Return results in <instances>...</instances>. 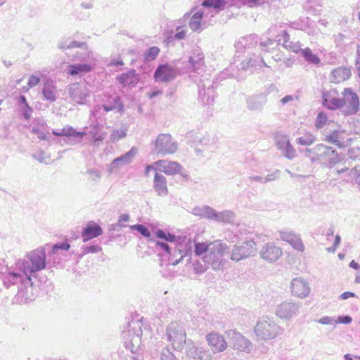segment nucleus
<instances>
[{
  "label": "nucleus",
  "mask_w": 360,
  "mask_h": 360,
  "mask_svg": "<svg viewBox=\"0 0 360 360\" xmlns=\"http://www.w3.org/2000/svg\"><path fill=\"white\" fill-rule=\"evenodd\" d=\"M156 236L159 239L174 245L173 253L169 258L173 266L179 264L185 257H188V261L192 262L193 241L191 238L175 236L162 229L156 231Z\"/></svg>",
  "instance_id": "obj_1"
},
{
  "label": "nucleus",
  "mask_w": 360,
  "mask_h": 360,
  "mask_svg": "<svg viewBox=\"0 0 360 360\" xmlns=\"http://www.w3.org/2000/svg\"><path fill=\"white\" fill-rule=\"evenodd\" d=\"M17 269L25 276L28 282L35 273L44 269L46 266V257L44 248L41 247L27 252L23 259L15 263Z\"/></svg>",
  "instance_id": "obj_2"
},
{
  "label": "nucleus",
  "mask_w": 360,
  "mask_h": 360,
  "mask_svg": "<svg viewBox=\"0 0 360 360\" xmlns=\"http://www.w3.org/2000/svg\"><path fill=\"white\" fill-rule=\"evenodd\" d=\"M283 333V328L269 316L258 319L253 329L255 341L262 344L275 340Z\"/></svg>",
  "instance_id": "obj_3"
},
{
  "label": "nucleus",
  "mask_w": 360,
  "mask_h": 360,
  "mask_svg": "<svg viewBox=\"0 0 360 360\" xmlns=\"http://www.w3.org/2000/svg\"><path fill=\"white\" fill-rule=\"evenodd\" d=\"M311 154V161H318L328 167H333L340 160L337 150L323 144H318L313 148L306 149Z\"/></svg>",
  "instance_id": "obj_4"
},
{
  "label": "nucleus",
  "mask_w": 360,
  "mask_h": 360,
  "mask_svg": "<svg viewBox=\"0 0 360 360\" xmlns=\"http://www.w3.org/2000/svg\"><path fill=\"white\" fill-rule=\"evenodd\" d=\"M142 327L141 320H134L129 323L128 330L123 332L125 347L133 354L138 352L141 345Z\"/></svg>",
  "instance_id": "obj_5"
},
{
  "label": "nucleus",
  "mask_w": 360,
  "mask_h": 360,
  "mask_svg": "<svg viewBox=\"0 0 360 360\" xmlns=\"http://www.w3.org/2000/svg\"><path fill=\"white\" fill-rule=\"evenodd\" d=\"M226 250V244L220 241L210 243L208 252L203 256L204 262L207 263L214 271L223 269L226 262V260L223 259V255Z\"/></svg>",
  "instance_id": "obj_6"
},
{
  "label": "nucleus",
  "mask_w": 360,
  "mask_h": 360,
  "mask_svg": "<svg viewBox=\"0 0 360 360\" xmlns=\"http://www.w3.org/2000/svg\"><path fill=\"white\" fill-rule=\"evenodd\" d=\"M154 153L161 155L174 154L178 149V144L169 134H159L153 143Z\"/></svg>",
  "instance_id": "obj_7"
},
{
  "label": "nucleus",
  "mask_w": 360,
  "mask_h": 360,
  "mask_svg": "<svg viewBox=\"0 0 360 360\" xmlns=\"http://www.w3.org/2000/svg\"><path fill=\"white\" fill-rule=\"evenodd\" d=\"M167 338L176 349H181L186 342L185 330L177 322H173L169 325L167 329Z\"/></svg>",
  "instance_id": "obj_8"
},
{
  "label": "nucleus",
  "mask_w": 360,
  "mask_h": 360,
  "mask_svg": "<svg viewBox=\"0 0 360 360\" xmlns=\"http://www.w3.org/2000/svg\"><path fill=\"white\" fill-rule=\"evenodd\" d=\"M229 345L235 350L250 353L252 349L251 341L234 330L226 332Z\"/></svg>",
  "instance_id": "obj_9"
},
{
  "label": "nucleus",
  "mask_w": 360,
  "mask_h": 360,
  "mask_svg": "<svg viewBox=\"0 0 360 360\" xmlns=\"http://www.w3.org/2000/svg\"><path fill=\"white\" fill-rule=\"evenodd\" d=\"M255 249L256 244L253 240L245 241L233 247L231 252L230 259L235 262L244 259L251 256L255 251Z\"/></svg>",
  "instance_id": "obj_10"
},
{
  "label": "nucleus",
  "mask_w": 360,
  "mask_h": 360,
  "mask_svg": "<svg viewBox=\"0 0 360 360\" xmlns=\"http://www.w3.org/2000/svg\"><path fill=\"white\" fill-rule=\"evenodd\" d=\"M300 308V303L285 301L277 306L276 315L281 319L289 320L299 314Z\"/></svg>",
  "instance_id": "obj_11"
},
{
  "label": "nucleus",
  "mask_w": 360,
  "mask_h": 360,
  "mask_svg": "<svg viewBox=\"0 0 360 360\" xmlns=\"http://www.w3.org/2000/svg\"><path fill=\"white\" fill-rule=\"evenodd\" d=\"M291 294L298 298H305L309 296L311 288L309 283L302 277L294 278L290 282Z\"/></svg>",
  "instance_id": "obj_12"
},
{
  "label": "nucleus",
  "mask_w": 360,
  "mask_h": 360,
  "mask_svg": "<svg viewBox=\"0 0 360 360\" xmlns=\"http://www.w3.org/2000/svg\"><path fill=\"white\" fill-rule=\"evenodd\" d=\"M176 76L177 70L168 64L160 65L154 72L155 81L163 83L174 80Z\"/></svg>",
  "instance_id": "obj_13"
},
{
  "label": "nucleus",
  "mask_w": 360,
  "mask_h": 360,
  "mask_svg": "<svg viewBox=\"0 0 360 360\" xmlns=\"http://www.w3.org/2000/svg\"><path fill=\"white\" fill-rule=\"evenodd\" d=\"M261 257L268 262L277 261L283 255L281 248L273 243H267L262 246L259 251Z\"/></svg>",
  "instance_id": "obj_14"
},
{
  "label": "nucleus",
  "mask_w": 360,
  "mask_h": 360,
  "mask_svg": "<svg viewBox=\"0 0 360 360\" xmlns=\"http://www.w3.org/2000/svg\"><path fill=\"white\" fill-rule=\"evenodd\" d=\"M344 106H347V114H355L359 108V101L358 96L352 91L351 89L346 88L342 93Z\"/></svg>",
  "instance_id": "obj_15"
},
{
  "label": "nucleus",
  "mask_w": 360,
  "mask_h": 360,
  "mask_svg": "<svg viewBox=\"0 0 360 360\" xmlns=\"http://www.w3.org/2000/svg\"><path fill=\"white\" fill-rule=\"evenodd\" d=\"M154 164L158 167L159 171L167 175L182 174L183 167L178 162L160 160L156 161Z\"/></svg>",
  "instance_id": "obj_16"
},
{
  "label": "nucleus",
  "mask_w": 360,
  "mask_h": 360,
  "mask_svg": "<svg viewBox=\"0 0 360 360\" xmlns=\"http://www.w3.org/2000/svg\"><path fill=\"white\" fill-rule=\"evenodd\" d=\"M68 94L74 101L79 104H82L89 96V91L86 86L78 83H74L69 86Z\"/></svg>",
  "instance_id": "obj_17"
},
{
  "label": "nucleus",
  "mask_w": 360,
  "mask_h": 360,
  "mask_svg": "<svg viewBox=\"0 0 360 360\" xmlns=\"http://www.w3.org/2000/svg\"><path fill=\"white\" fill-rule=\"evenodd\" d=\"M186 354L194 360H211L212 355L209 350L193 343L188 345Z\"/></svg>",
  "instance_id": "obj_18"
},
{
  "label": "nucleus",
  "mask_w": 360,
  "mask_h": 360,
  "mask_svg": "<svg viewBox=\"0 0 360 360\" xmlns=\"http://www.w3.org/2000/svg\"><path fill=\"white\" fill-rule=\"evenodd\" d=\"M206 340L213 352H221L227 347L224 338L217 333H211L206 336Z\"/></svg>",
  "instance_id": "obj_19"
},
{
  "label": "nucleus",
  "mask_w": 360,
  "mask_h": 360,
  "mask_svg": "<svg viewBox=\"0 0 360 360\" xmlns=\"http://www.w3.org/2000/svg\"><path fill=\"white\" fill-rule=\"evenodd\" d=\"M279 237L284 241L289 243L295 250L303 252L304 245L300 238L292 231L282 230L278 231Z\"/></svg>",
  "instance_id": "obj_20"
},
{
  "label": "nucleus",
  "mask_w": 360,
  "mask_h": 360,
  "mask_svg": "<svg viewBox=\"0 0 360 360\" xmlns=\"http://www.w3.org/2000/svg\"><path fill=\"white\" fill-rule=\"evenodd\" d=\"M266 102V95L264 94L252 95L246 99L247 108L251 111H261Z\"/></svg>",
  "instance_id": "obj_21"
},
{
  "label": "nucleus",
  "mask_w": 360,
  "mask_h": 360,
  "mask_svg": "<svg viewBox=\"0 0 360 360\" xmlns=\"http://www.w3.org/2000/svg\"><path fill=\"white\" fill-rule=\"evenodd\" d=\"M86 134V132L77 131L72 127L70 126L63 127L60 131V136H66L68 141L71 142L72 144L81 143Z\"/></svg>",
  "instance_id": "obj_22"
},
{
  "label": "nucleus",
  "mask_w": 360,
  "mask_h": 360,
  "mask_svg": "<svg viewBox=\"0 0 360 360\" xmlns=\"http://www.w3.org/2000/svg\"><path fill=\"white\" fill-rule=\"evenodd\" d=\"M102 233L103 229L101 227L94 221H90L82 230V236L83 242H87L92 238L102 235Z\"/></svg>",
  "instance_id": "obj_23"
},
{
  "label": "nucleus",
  "mask_w": 360,
  "mask_h": 360,
  "mask_svg": "<svg viewBox=\"0 0 360 360\" xmlns=\"http://www.w3.org/2000/svg\"><path fill=\"white\" fill-rule=\"evenodd\" d=\"M138 150L135 147H132L129 151L126 153L124 155H121L112 160L110 165V169L113 170L117 168H120L124 165L129 164L134 156L136 155Z\"/></svg>",
  "instance_id": "obj_24"
},
{
  "label": "nucleus",
  "mask_w": 360,
  "mask_h": 360,
  "mask_svg": "<svg viewBox=\"0 0 360 360\" xmlns=\"http://www.w3.org/2000/svg\"><path fill=\"white\" fill-rule=\"evenodd\" d=\"M44 100L53 103L56 101L58 96L57 86L53 80H46L42 88Z\"/></svg>",
  "instance_id": "obj_25"
},
{
  "label": "nucleus",
  "mask_w": 360,
  "mask_h": 360,
  "mask_svg": "<svg viewBox=\"0 0 360 360\" xmlns=\"http://www.w3.org/2000/svg\"><path fill=\"white\" fill-rule=\"evenodd\" d=\"M153 188L159 196H165L168 193L166 177L158 172H155L153 179Z\"/></svg>",
  "instance_id": "obj_26"
},
{
  "label": "nucleus",
  "mask_w": 360,
  "mask_h": 360,
  "mask_svg": "<svg viewBox=\"0 0 360 360\" xmlns=\"http://www.w3.org/2000/svg\"><path fill=\"white\" fill-rule=\"evenodd\" d=\"M351 76V70L347 67H339L334 69L330 75V80L333 83H340L349 79Z\"/></svg>",
  "instance_id": "obj_27"
},
{
  "label": "nucleus",
  "mask_w": 360,
  "mask_h": 360,
  "mask_svg": "<svg viewBox=\"0 0 360 360\" xmlns=\"http://www.w3.org/2000/svg\"><path fill=\"white\" fill-rule=\"evenodd\" d=\"M116 79L118 83L123 86L129 85L135 86L139 80V76L135 70H130L126 73L122 74L117 76Z\"/></svg>",
  "instance_id": "obj_28"
},
{
  "label": "nucleus",
  "mask_w": 360,
  "mask_h": 360,
  "mask_svg": "<svg viewBox=\"0 0 360 360\" xmlns=\"http://www.w3.org/2000/svg\"><path fill=\"white\" fill-rule=\"evenodd\" d=\"M93 69L90 64L77 63L68 66V73L72 76L82 75L90 72Z\"/></svg>",
  "instance_id": "obj_29"
},
{
  "label": "nucleus",
  "mask_w": 360,
  "mask_h": 360,
  "mask_svg": "<svg viewBox=\"0 0 360 360\" xmlns=\"http://www.w3.org/2000/svg\"><path fill=\"white\" fill-rule=\"evenodd\" d=\"M75 57L76 60H81L84 64L91 65V68H94L97 60L96 55L93 51L89 50L88 46L86 47V50H84L83 53L77 52Z\"/></svg>",
  "instance_id": "obj_30"
},
{
  "label": "nucleus",
  "mask_w": 360,
  "mask_h": 360,
  "mask_svg": "<svg viewBox=\"0 0 360 360\" xmlns=\"http://www.w3.org/2000/svg\"><path fill=\"white\" fill-rule=\"evenodd\" d=\"M236 215L231 210H223L221 212H217L214 210V217L212 221L217 222H223L232 224L235 220Z\"/></svg>",
  "instance_id": "obj_31"
},
{
  "label": "nucleus",
  "mask_w": 360,
  "mask_h": 360,
  "mask_svg": "<svg viewBox=\"0 0 360 360\" xmlns=\"http://www.w3.org/2000/svg\"><path fill=\"white\" fill-rule=\"evenodd\" d=\"M28 281L25 279V276L15 271H8L4 278V285L6 288H9L11 285H17L18 283Z\"/></svg>",
  "instance_id": "obj_32"
},
{
  "label": "nucleus",
  "mask_w": 360,
  "mask_h": 360,
  "mask_svg": "<svg viewBox=\"0 0 360 360\" xmlns=\"http://www.w3.org/2000/svg\"><path fill=\"white\" fill-rule=\"evenodd\" d=\"M103 108L105 112L114 110H118V111L122 112L124 108V105L122 104L120 96H115L110 97L108 102L103 105Z\"/></svg>",
  "instance_id": "obj_33"
},
{
  "label": "nucleus",
  "mask_w": 360,
  "mask_h": 360,
  "mask_svg": "<svg viewBox=\"0 0 360 360\" xmlns=\"http://www.w3.org/2000/svg\"><path fill=\"white\" fill-rule=\"evenodd\" d=\"M214 209L208 206L203 205L201 207H195L192 210V214L200 217L201 218H205L207 219L212 220L214 217Z\"/></svg>",
  "instance_id": "obj_34"
},
{
  "label": "nucleus",
  "mask_w": 360,
  "mask_h": 360,
  "mask_svg": "<svg viewBox=\"0 0 360 360\" xmlns=\"http://www.w3.org/2000/svg\"><path fill=\"white\" fill-rule=\"evenodd\" d=\"M204 56L202 53H198L195 56H191L189 58L190 68L194 72L200 73L203 70L204 67Z\"/></svg>",
  "instance_id": "obj_35"
},
{
  "label": "nucleus",
  "mask_w": 360,
  "mask_h": 360,
  "mask_svg": "<svg viewBox=\"0 0 360 360\" xmlns=\"http://www.w3.org/2000/svg\"><path fill=\"white\" fill-rule=\"evenodd\" d=\"M323 105L330 110H335L344 106L342 98L332 97L329 94H323Z\"/></svg>",
  "instance_id": "obj_36"
},
{
  "label": "nucleus",
  "mask_w": 360,
  "mask_h": 360,
  "mask_svg": "<svg viewBox=\"0 0 360 360\" xmlns=\"http://www.w3.org/2000/svg\"><path fill=\"white\" fill-rule=\"evenodd\" d=\"M203 17V12L202 11H198L195 12L189 20V27L196 32H200L202 30L201 26V21Z\"/></svg>",
  "instance_id": "obj_37"
},
{
  "label": "nucleus",
  "mask_w": 360,
  "mask_h": 360,
  "mask_svg": "<svg viewBox=\"0 0 360 360\" xmlns=\"http://www.w3.org/2000/svg\"><path fill=\"white\" fill-rule=\"evenodd\" d=\"M260 63H262L265 67H269L259 55L255 54H253L246 60H243L241 63V65L243 70H246L250 68L254 67Z\"/></svg>",
  "instance_id": "obj_38"
},
{
  "label": "nucleus",
  "mask_w": 360,
  "mask_h": 360,
  "mask_svg": "<svg viewBox=\"0 0 360 360\" xmlns=\"http://www.w3.org/2000/svg\"><path fill=\"white\" fill-rule=\"evenodd\" d=\"M176 30V33L167 37L166 39L167 43H174L176 40L179 41L186 37L188 32L186 26H177Z\"/></svg>",
  "instance_id": "obj_39"
},
{
  "label": "nucleus",
  "mask_w": 360,
  "mask_h": 360,
  "mask_svg": "<svg viewBox=\"0 0 360 360\" xmlns=\"http://www.w3.org/2000/svg\"><path fill=\"white\" fill-rule=\"evenodd\" d=\"M283 46H285V48H286L289 50H291L292 51H293L295 53H301V51L303 50L304 49H301L300 44L299 42H294V41H290V36L286 32H283Z\"/></svg>",
  "instance_id": "obj_40"
},
{
  "label": "nucleus",
  "mask_w": 360,
  "mask_h": 360,
  "mask_svg": "<svg viewBox=\"0 0 360 360\" xmlns=\"http://www.w3.org/2000/svg\"><path fill=\"white\" fill-rule=\"evenodd\" d=\"M18 103L22 111V116L25 119L28 120L31 117L32 113L33 112L32 108L27 103L25 96H20L19 97Z\"/></svg>",
  "instance_id": "obj_41"
},
{
  "label": "nucleus",
  "mask_w": 360,
  "mask_h": 360,
  "mask_svg": "<svg viewBox=\"0 0 360 360\" xmlns=\"http://www.w3.org/2000/svg\"><path fill=\"white\" fill-rule=\"evenodd\" d=\"M210 243H195L193 242V248H194L193 250V255L195 256H202L206 255L210 249Z\"/></svg>",
  "instance_id": "obj_42"
},
{
  "label": "nucleus",
  "mask_w": 360,
  "mask_h": 360,
  "mask_svg": "<svg viewBox=\"0 0 360 360\" xmlns=\"http://www.w3.org/2000/svg\"><path fill=\"white\" fill-rule=\"evenodd\" d=\"M301 55L309 63L318 65L321 63L320 58L316 55L314 54L309 48L302 50Z\"/></svg>",
  "instance_id": "obj_43"
},
{
  "label": "nucleus",
  "mask_w": 360,
  "mask_h": 360,
  "mask_svg": "<svg viewBox=\"0 0 360 360\" xmlns=\"http://www.w3.org/2000/svg\"><path fill=\"white\" fill-rule=\"evenodd\" d=\"M316 140V136L311 132H306L302 136L297 139L296 142L297 144L309 146L312 145Z\"/></svg>",
  "instance_id": "obj_44"
},
{
  "label": "nucleus",
  "mask_w": 360,
  "mask_h": 360,
  "mask_svg": "<svg viewBox=\"0 0 360 360\" xmlns=\"http://www.w3.org/2000/svg\"><path fill=\"white\" fill-rule=\"evenodd\" d=\"M305 11L311 15H318L321 12V6L319 2L314 0H309L304 6Z\"/></svg>",
  "instance_id": "obj_45"
},
{
  "label": "nucleus",
  "mask_w": 360,
  "mask_h": 360,
  "mask_svg": "<svg viewBox=\"0 0 360 360\" xmlns=\"http://www.w3.org/2000/svg\"><path fill=\"white\" fill-rule=\"evenodd\" d=\"M86 47L87 44L86 42H80L77 41H72L69 44H67L66 41H61L58 44V48L60 49L80 48L82 50H86Z\"/></svg>",
  "instance_id": "obj_46"
},
{
  "label": "nucleus",
  "mask_w": 360,
  "mask_h": 360,
  "mask_svg": "<svg viewBox=\"0 0 360 360\" xmlns=\"http://www.w3.org/2000/svg\"><path fill=\"white\" fill-rule=\"evenodd\" d=\"M160 53V49L157 46H152L148 49L143 54L144 61H152L155 60Z\"/></svg>",
  "instance_id": "obj_47"
},
{
  "label": "nucleus",
  "mask_w": 360,
  "mask_h": 360,
  "mask_svg": "<svg viewBox=\"0 0 360 360\" xmlns=\"http://www.w3.org/2000/svg\"><path fill=\"white\" fill-rule=\"evenodd\" d=\"M341 133L338 131H333L330 134L326 136V141L341 148L342 143L340 142Z\"/></svg>",
  "instance_id": "obj_48"
},
{
  "label": "nucleus",
  "mask_w": 360,
  "mask_h": 360,
  "mask_svg": "<svg viewBox=\"0 0 360 360\" xmlns=\"http://www.w3.org/2000/svg\"><path fill=\"white\" fill-rule=\"evenodd\" d=\"M226 2L225 0H205L202 6L207 8H214L222 9L225 7Z\"/></svg>",
  "instance_id": "obj_49"
},
{
  "label": "nucleus",
  "mask_w": 360,
  "mask_h": 360,
  "mask_svg": "<svg viewBox=\"0 0 360 360\" xmlns=\"http://www.w3.org/2000/svg\"><path fill=\"white\" fill-rule=\"evenodd\" d=\"M276 145L278 150H283L284 148L290 143V140L287 135L277 134L275 136Z\"/></svg>",
  "instance_id": "obj_50"
},
{
  "label": "nucleus",
  "mask_w": 360,
  "mask_h": 360,
  "mask_svg": "<svg viewBox=\"0 0 360 360\" xmlns=\"http://www.w3.org/2000/svg\"><path fill=\"white\" fill-rule=\"evenodd\" d=\"M208 266L209 265L207 263L204 262V257H202V262L200 260H196L193 262V271L197 274H202L205 272Z\"/></svg>",
  "instance_id": "obj_51"
},
{
  "label": "nucleus",
  "mask_w": 360,
  "mask_h": 360,
  "mask_svg": "<svg viewBox=\"0 0 360 360\" xmlns=\"http://www.w3.org/2000/svg\"><path fill=\"white\" fill-rule=\"evenodd\" d=\"M278 44V43L276 40L271 39H266L260 42L261 49L266 52H269L274 49Z\"/></svg>",
  "instance_id": "obj_52"
},
{
  "label": "nucleus",
  "mask_w": 360,
  "mask_h": 360,
  "mask_svg": "<svg viewBox=\"0 0 360 360\" xmlns=\"http://www.w3.org/2000/svg\"><path fill=\"white\" fill-rule=\"evenodd\" d=\"M90 136L94 139V143L97 144L98 142L102 141L105 137V133L99 134L97 127H93L89 131Z\"/></svg>",
  "instance_id": "obj_53"
},
{
  "label": "nucleus",
  "mask_w": 360,
  "mask_h": 360,
  "mask_svg": "<svg viewBox=\"0 0 360 360\" xmlns=\"http://www.w3.org/2000/svg\"><path fill=\"white\" fill-rule=\"evenodd\" d=\"M127 136V129H120L113 130L112 134H110V141L112 142H117L121 139L124 138Z\"/></svg>",
  "instance_id": "obj_54"
},
{
  "label": "nucleus",
  "mask_w": 360,
  "mask_h": 360,
  "mask_svg": "<svg viewBox=\"0 0 360 360\" xmlns=\"http://www.w3.org/2000/svg\"><path fill=\"white\" fill-rule=\"evenodd\" d=\"M82 252L80 255V257H82L86 254L89 253H98L101 251L102 248L101 246L98 245H90V246H83L82 248Z\"/></svg>",
  "instance_id": "obj_55"
},
{
  "label": "nucleus",
  "mask_w": 360,
  "mask_h": 360,
  "mask_svg": "<svg viewBox=\"0 0 360 360\" xmlns=\"http://www.w3.org/2000/svg\"><path fill=\"white\" fill-rule=\"evenodd\" d=\"M283 155L289 160L293 159L296 155V150L291 145L290 142L287 144L282 150Z\"/></svg>",
  "instance_id": "obj_56"
},
{
  "label": "nucleus",
  "mask_w": 360,
  "mask_h": 360,
  "mask_svg": "<svg viewBox=\"0 0 360 360\" xmlns=\"http://www.w3.org/2000/svg\"><path fill=\"white\" fill-rule=\"evenodd\" d=\"M130 229L131 230L137 231L144 237H149L150 236L149 230L142 224H135L130 226Z\"/></svg>",
  "instance_id": "obj_57"
},
{
  "label": "nucleus",
  "mask_w": 360,
  "mask_h": 360,
  "mask_svg": "<svg viewBox=\"0 0 360 360\" xmlns=\"http://www.w3.org/2000/svg\"><path fill=\"white\" fill-rule=\"evenodd\" d=\"M316 322L323 325H335L338 323L337 319L335 317L325 316L316 320Z\"/></svg>",
  "instance_id": "obj_58"
},
{
  "label": "nucleus",
  "mask_w": 360,
  "mask_h": 360,
  "mask_svg": "<svg viewBox=\"0 0 360 360\" xmlns=\"http://www.w3.org/2000/svg\"><path fill=\"white\" fill-rule=\"evenodd\" d=\"M326 115L323 112H319L316 120L315 126L318 129L322 128L324 125H326Z\"/></svg>",
  "instance_id": "obj_59"
},
{
  "label": "nucleus",
  "mask_w": 360,
  "mask_h": 360,
  "mask_svg": "<svg viewBox=\"0 0 360 360\" xmlns=\"http://www.w3.org/2000/svg\"><path fill=\"white\" fill-rule=\"evenodd\" d=\"M156 245L158 248L162 249L164 250L167 254L169 255V257H171V255H172L173 252H172V248L168 245V243L166 241H157Z\"/></svg>",
  "instance_id": "obj_60"
},
{
  "label": "nucleus",
  "mask_w": 360,
  "mask_h": 360,
  "mask_svg": "<svg viewBox=\"0 0 360 360\" xmlns=\"http://www.w3.org/2000/svg\"><path fill=\"white\" fill-rule=\"evenodd\" d=\"M160 360H177V359L167 348H165L161 352Z\"/></svg>",
  "instance_id": "obj_61"
},
{
  "label": "nucleus",
  "mask_w": 360,
  "mask_h": 360,
  "mask_svg": "<svg viewBox=\"0 0 360 360\" xmlns=\"http://www.w3.org/2000/svg\"><path fill=\"white\" fill-rule=\"evenodd\" d=\"M70 248V245L68 242L58 243L53 246L52 252L55 254L58 250H68Z\"/></svg>",
  "instance_id": "obj_62"
},
{
  "label": "nucleus",
  "mask_w": 360,
  "mask_h": 360,
  "mask_svg": "<svg viewBox=\"0 0 360 360\" xmlns=\"http://www.w3.org/2000/svg\"><path fill=\"white\" fill-rule=\"evenodd\" d=\"M280 170L276 169L274 172L269 174L266 176L264 177L265 184L275 181L280 177Z\"/></svg>",
  "instance_id": "obj_63"
},
{
  "label": "nucleus",
  "mask_w": 360,
  "mask_h": 360,
  "mask_svg": "<svg viewBox=\"0 0 360 360\" xmlns=\"http://www.w3.org/2000/svg\"><path fill=\"white\" fill-rule=\"evenodd\" d=\"M87 173L91 176V179L94 181H98L101 178V173L97 169H89Z\"/></svg>",
  "instance_id": "obj_64"
}]
</instances>
